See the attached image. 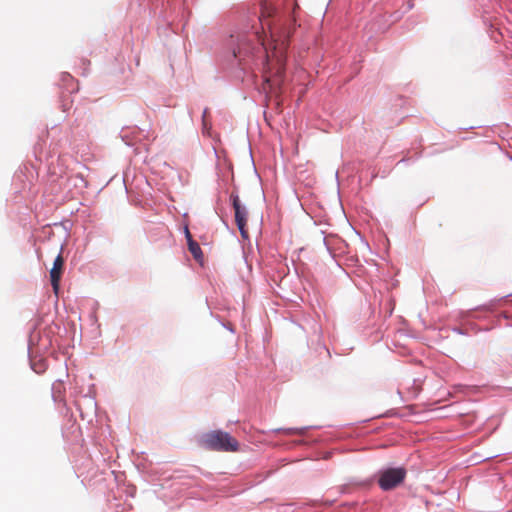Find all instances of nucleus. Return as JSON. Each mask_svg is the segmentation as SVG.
Masks as SVG:
<instances>
[{
    "instance_id": "obj_3",
    "label": "nucleus",
    "mask_w": 512,
    "mask_h": 512,
    "mask_svg": "<svg viewBox=\"0 0 512 512\" xmlns=\"http://www.w3.org/2000/svg\"><path fill=\"white\" fill-rule=\"evenodd\" d=\"M406 474L403 467L385 469L380 472L378 484L384 491L394 489L405 480Z\"/></svg>"
},
{
    "instance_id": "obj_8",
    "label": "nucleus",
    "mask_w": 512,
    "mask_h": 512,
    "mask_svg": "<svg viewBox=\"0 0 512 512\" xmlns=\"http://www.w3.org/2000/svg\"><path fill=\"white\" fill-rule=\"evenodd\" d=\"M185 234H186L188 244L191 243V241H194L191 236V233L189 232V230L187 228H186Z\"/></svg>"
},
{
    "instance_id": "obj_2",
    "label": "nucleus",
    "mask_w": 512,
    "mask_h": 512,
    "mask_svg": "<svg viewBox=\"0 0 512 512\" xmlns=\"http://www.w3.org/2000/svg\"><path fill=\"white\" fill-rule=\"evenodd\" d=\"M201 444L213 451L236 452L239 449L238 441L229 433L221 430L205 433L201 438Z\"/></svg>"
},
{
    "instance_id": "obj_4",
    "label": "nucleus",
    "mask_w": 512,
    "mask_h": 512,
    "mask_svg": "<svg viewBox=\"0 0 512 512\" xmlns=\"http://www.w3.org/2000/svg\"><path fill=\"white\" fill-rule=\"evenodd\" d=\"M230 200L235 213V223L240 231V234L243 238H248V231L246 229L248 221V210L244 205H242L238 194L232 192L230 195Z\"/></svg>"
},
{
    "instance_id": "obj_5",
    "label": "nucleus",
    "mask_w": 512,
    "mask_h": 512,
    "mask_svg": "<svg viewBox=\"0 0 512 512\" xmlns=\"http://www.w3.org/2000/svg\"><path fill=\"white\" fill-rule=\"evenodd\" d=\"M64 269V258L61 254H59L54 262L53 266L50 270V281L53 288L54 293L57 295L60 289V280Z\"/></svg>"
},
{
    "instance_id": "obj_7",
    "label": "nucleus",
    "mask_w": 512,
    "mask_h": 512,
    "mask_svg": "<svg viewBox=\"0 0 512 512\" xmlns=\"http://www.w3.org/2000/svg\"><path fill=\"white\" fill-rule=\"evenodd\" d=\"M185 234H186L188 244L191 243V241H194L191 236V233L189 232V230L187 228H186Z\"/></svg>"
},
{
    "instance_id": "obj_6",
    "label": "nucleus",
    "mask_w": 512,
    "mask_h": 512,
    "mask_svg": "<svg viewBox=\"0 0 512 512\" xmlns=\"http://www.w3.org/2000/svg\"><path fill=\"white\" fill-rule=\"evenodd\" d=\"M188 248H189V251L191 252V254L193 255V257L197 261H202L203 253H202V250H201L199 244L196 241H191V243H189Z\"/></svg>"
},
{
    "instance_id": "obj_1",
    "label": "nucleus",
    "mask_w": 512,
    "mask_h": 512,
    "mask_svg": "<svg viewBox=\"0 0 512 512\" xmlns=\"http://www.w3.org/2000/svg\"><path fill=\"white\" fill-rule=\"evenodd\" d=\"M270 34L274 46L270 53L267 52V71L263 89L266 92L277 94L281 91L284 83L288 35H279L276 28H272Z\"/></svg>"
}]
</instances>
